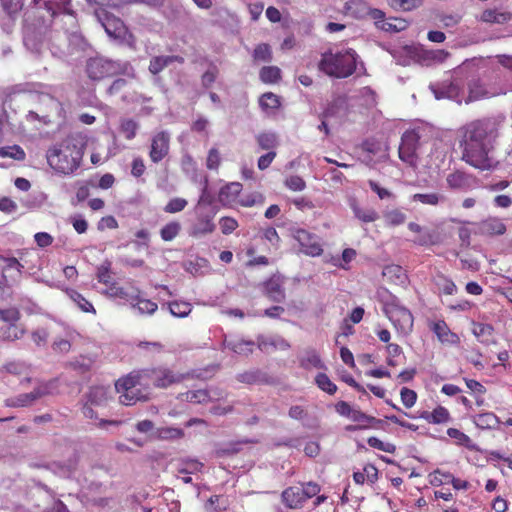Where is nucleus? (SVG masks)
Returning a JSON list of instances; mask_svg holds the SVG:
<instances>
[{"label":"nucleus","instance_id":"obj_55","mask_svg":"<svg viewBox=\"0 0 512 512\" xmlns=\"http://www.w3.org/2000/svg\"><path fill=\"white\" fill-rule=\"evenodd\" d=\"M367 443L370 447L388 452V453H394L396 450V447L392 443H385L378 439L377 437H369L367 440Z\"/></svg>","mask_w":512,"mask_h":512},{"label":"nucleus","instance_id":"obj_40","mask_svg":"<svg viewBox=\"0 0 512 512\" xmlns=\"http://www.w3.org/2000/svg\"><path fill=\"white\" fill-rule=\"evenodd\" d=\"M169 310L173 316L183 318L191 313L192 306L188 302L173 301L169 303Z\"/></svg>","mask_w":512,"mask_h":512},{"label":"nucleus","instance_id":"obj_47","mask_svg":"<svg viewBox=\"0 0 512 512\" xmlns=\"http://www.w3.org/2000/svg\"><path fill=\"white\" fill-rule=\"evenodd\" d=\"M253 58L255 61H264V62L271 61L272 60L271 47L266 43L257 45L253 52Z\"/></svg>","mask_w":512,"mask_h":512},{"label":"nucleus","instance_id":"obj_1","mask_svg":"<svg viewBox=\"0 0 512 512\" xmlns=\"http://www.w3.org/2000/svg\"><path fill=\"white\" fill-rule=\"evenodd\" d=\"M462 130V159L482 171L494 169L497 162L489 154L499 134L497 121L493 118L477 119L467 123Z\"/></svg>","mask_w":512,"mask_h":512},{"label":"nucleus","instance_id":"obj_48","mask_svg":"<svg viewBox=\"0 0 512 512\" xmlns=\"http://www.w3.org/2000/svg\"><path fill=\"white\" fill-rule=\"evenodd\" d=\"M423 4V0H391V6L394 9L402 11H412L419 8Z\"/></svg>","mask_w":512,"mask_h":512},{"label":"nucleus","instance_id":"obj_43","mask_svg":"<svg viewBox=\"0 0 512 512\" xmlns=\"http://www.w3.org/2000/svg\"><path fill=\"white\" fill-rule=\"evenodd\" d=\"M21 319V312L16 307L0 309V321L9 324H15Z\"/></svg>","mask_w":512,"mask_h":512},{"label":"nucleus","instance_id":"obj_27","mask_svg":"<svg viewBox=\"0 0 512 512\" xmlns=\"http://www.w3.org/2000/svg\"><path fill=\"white\" fill-rule=\"evenodd\" d=\"M300 366L304 369L325 368V365L323 364L320 355L314 349L305 350L304 355L300 358Z\"/></svg>","mask_w":512,"mask_h":512},{"label":"nucleus","instance_id":"obj_62","mask_svg":"<svg viewBox=\"0 0 512 512\" xmlns=\"http://www.w3.org/2000/svg\"><path fill=\"white\" fill-rule=\"evenodd\" d=\"M300 487L301 492H303L305 500H308L316 496L320 492V486L316 482H307Z\"/></svg>","mask_w":512,"mask_h":512},{"label":"nucleus","instance_id":"obj_33","mask_svg":"<svg viewBox=\"0 0 512 512\" xmlns=\"http://www.w3.org/2000/svg\"><path fill=\"white\" fill-rule=\"evenodd\" d=\"M383 276L393 283H404L406 279L405 271L399 265L391 264L384 267Z\"/></svg>","mask_w":512,"mask_h":512},{"label":"nucleus","instance_id":"obj_32","mask_svg":"<svg viewBox=\"0 0 512 512\" xmlns=\"http://www.w3.org/2000/svg\"><path fill=\"white\" fill-rule=\"evenodd\" d=\"M26 333V329L22 324L13 323L1 329V337L5 341H16L21 339Z\"/></svg>","mask_w":512,"mask_h":512},{"label":"nucleus","instance_id":"obj_2","mask_svg":"<svg viewBox=\"0 0 512 512\" xmlns=\"http://www.w3.org/2000/svg\"><path fill=\"white\" fill-rule=\"evenodd\" d=\"M359 55L352 48L343 50H328L321 54L318 69L325 75L345 79L352 76L357 69Z\"/></svg>","mask_w":512,"mask_h":512},{"label":"nucleus","instance_id":"obj_46","mask_svg":"<svg viewBox=\"0 0 512 512\" xmlns=\"http://www.w3.org/2000/svg\"><path fill=\"white\" fill-rule=\"evenodd\" d=\"M384 219L387 225L398 226L405 222L406 215L399 209H393L384 214Z\"/></svg>","mask_w":512,"mask_h":512},{"label":"nucleus","instance_id":"obj_30","mask_svg":"<svg viewBox=\"0 0 512 512\" xmlns=\"http://www.w3.org/2000/svg\"><path fill=\"white\" fill-rule=\"evenodd\" d=\"M68 297L78 306V308L84 313L96 314V310L93 304L86 299L81 293L75 289H68L66 291Z\"/></svg>","mask_w":512,"mask_h":512},{"label":"nucleus","instance_id":"obj_41","mask_svg":"<svg viewBox=\"0 0 512 512\" xmlns=\"http://www.w3.org/2000/svg\"><path fill=\"white\" fill-rule=\"evenodd\" d=\"M259 105L263 110L278 109L281 105L280 98L272 93L266 92L259 99Z\"/></svg>","mask_w":512,"mask_h":512},{"label":"nucleus","instance_id":"obj_37","mask_svg":"<svg viewBox=\"0 0 512 512\" xmlns=\"http://www.w3.org/2000/svg\"><path fill=\"white\" fill-rule=\"evenodd\" d=\"M181 228V224L178 221L168 222L160 230L161 239L166 242L172 241L179 235Z\"/></svg>","mask_w":512,"mask_h":512},{"label":"nucleus","instance_id":"obj_59","mask_svg":"<svg viewBox=\"0 0 512 512\" xmlns=\"http://www.w3.org/2000/svg\"><path fill=\"white\" fill-rule=\"evenodd\" d=\"M400 396H401V401L406 408H411L415 404L416 399H417L416 392L407 387H403L401 389Z\"/></svg>","mask_w":512,"mask_h":512},{"label":"nucleus","instance_id":"obj_14","mask_svg":"<svg viewBox=\"0 0 512 512\" xmlns=\"http://www.w3.org/2000/svg\"><path fill=\"white\" fill-rule=\"evenodd\" d=\"M139 288L132 283L127 286H120L117 282L110 285L103 291V294L110 298H119L128 303H133L137 299Z\"/></svg>","mask_w":512,"mask_h":512},{"label":"nucleus","instance_id":"obj_19","mask_svg":"<svg viewBox=\"0 0 512 512\" xmlns=\"http://www.w3.org/2000/svg\"><path fill=\"white\" fill-rule=\"evenodd\" d=\"M282 502L290 509L301 508L306 501L300 486L286 488L281 494Z\"/></svg>","mask_w":512,"mask_h":512},{"label":"nucleus","instance_id":"obj_29","mask_svg":"<svg viewBox=\"0 0 512 512\" xmlns=\"http://www.w3.org/2000/svg\"><path fill=\"white\" fill-rule=\"evenodd\" d=\"M131 307L137 309L140 314L152 315L157 309V303L153 302L150 299H146L141 297V290L137 293V299L134 300L133 303H130Z\"/></svg>","mask_w":512,"mask_h":512},{"label":"nucleus","instance_id":"obj_15","mask_svg":"<svg viewBox=\"0 0 512 512\" xmlns=\"http://www.w3.org/2000/svg\"><path fill=\"white\" fill-rule=\"evenodd\" d=\"M49 393L48 384L38 385L32 392L25 393L17 398H9L6 400V405L10 407H25L31 405L36 399Z\"/></svg>","mask_w":512,"mask_h":512},{"label":"nucleus","instance_id":"obj_38","mask_svg":"<svg viewBox=\"0 0 512 512\" xmlns=\"http://www.w3.org/2000/svg\"><path fill=\"white\" fill-rule=\"evenodd\" d=\"M256 141L262 150H272L277 147V135L272 132H263L256 136Z\"/></svg>","mask_w":512,"mask_h":512},{"label":"nucleus","instance_id":"obj_17","mask_svg":"<svg viewBox=\"0 0 512 512\" xmlns=\"http://www.w3.org/2000/svg\"><path fill=\"white\" fill-rule=\"evenodd\" d=\"M431 330L442 344L457 345L460 342L459 336L450 330L444 320L434 322Z\"/></svg>","mask_w":512,"mask_h":512},{"label":"nucleus","instance_id":"obj_3","mask_svg":"<svg viewBox=\"0 0 512 512\" xmlns=\"http://www.w3.org/2000/svg\"><path fill=\"white\" fill-rule=\"evenodd\" d=\"M83 153L71 140L65 139L51 147L46 154L49 166L63 174H71L78 169Z\"/></svg>","mask_w":512,"mask_h":512},{"label":"nucleus","instance_id":"obj_22","mask_svg":"<svg viewBox=\"0 0 512 512\" xmlns=\"http://www.w3.org/2000/svg\"><path fill=\"white\" fill-rule=\"evenodd\" d=\"M511 19L512 13L497 9H486L480 16V20L488 24H505Z\"/></svg>","mask_w":512,"mask_h":512},{"label":"nucleus","instance_id":"obj_60","mask_svg":"<svg viewBox=\"0 0 512 512\" xmlns=\"http://www.w3.org/2000/svg\"><path fill=\"white\" fill-rule=\"evenodd\" d=\"M48 337L49 333L45 328H38L31 333V339L38 347L45 345Z\"/></svg>","mask_w":512,"mask_h":512},{"label":"nucleus","instance_id":"obj_25","mask_svg":"<svg viewBox=\"0 0 512 512\" xmlns=\"http://www.w3.org/2000/svg\"><path fill=\"white\" fill-rule=\"evenodd\" d=\"M182 402H189L193 404L208 403L211 400L209 392L205 389L187 391L180 393L177 397Z\"/></svg>","mask_w":512,"mask_h":512},{"label":"nucleus","instance_id":"obj_39","mask_svg":"<svg viewBox=\"0 0 512 512\" xmlns=\"http://www.w3.org/2000/svg\"><path fill=\"white\" fill-rule=\"evenodd\" d=\"M139 125L133 119H122L119 130L126 140H132L136 137Z\"/></svg>","mask_w":512,"mask_h":512},{"label":"nucleus","instance_id":"obj_23","mask_svg":"<svg viewBox=\"0 0 512 512\" xmlns=\"http://www.w3.org/2000/svg\"><path fill=\"white\" fill-rule=\"evenodd\" d=\"M344 13L356 19L367 17L369 6L363 0H350L345 3Z\"/></svg>","mask_w":512,"mask_h":512},{"label":"nucleus","instance_id":"obj_5","mask_svg":"<svg viewBox=\"0 0 512 512\" xmlns=\"http://www.w3.org/2000/svg\"><path fill=\"white\" fill-rule=\"evenodd\" d=\"M145 386L150 389L151 386L160 389H166L173 385H178L185 380L194 377L193 372L181 373L167 365H158L139 369Z\"/></svg>","mask_w":512,"mask_h":512},{"label":"nucleus","instance_id":"obj_4","mask_svg":"<svg viewBox=\"0 0 512 512\" xmlns=\"http://www.w3.org/2000/svg\"><path fill=\"white\" fill-rule=\"evenodd\" d=\"M115 390L119 394V402L125 406H133L150 398V390L145 386L139 369L117 379Z\"/></svg>","mask_w":512,"mask_h":512},{"label":"nucleus","instance_id":"obj_50","mask_svg":"<svg viewBox=\"0 0 512 512\" xmlns=\"http://www.w3.org/2000/svg\"><path fill=\"white\" fill-rule=\"evenodd\" d=\"M254 343L250 341H236L233 343H229L228 347L235 353L241 355H248L253 352Z\"/></svg>","mask_w":512,"mask_h":512},{"label":"nucleus","instance_id":"obj_54","mask_svg":"<svg viewBox=\"0 0 512 512\" xmlns=\"http://www.w3.org/2000/svg\"><path fill=\"white\" fill-rule=\"evenodd\" d=\"M221 164V156L220 152L217 148H211L208 151L207 159H206V167L209 170H218Z\"/></svg>","mask_w":512,"mask_h":512},{"label":"nucleus","instance_id":"obj_42","mask_svg":"<svg viewBox=\"0 0 512 512\" xmlns=\"http://www.w3.org/2000/svg\"><path fill=\"white\" fill-rule=\"evenodd\" d=\"M317 386L324 392L333 395L337 391V386L330 380L325 373H319L315 377Z\"/></svg>","mask_w":512,"mask_h":512},{"label":"nucleus","instance_id":"obj_6","mask_svg":"<svg viewBox=\"0 0 512 512\" xmlns=\"http://www.w3.org/2000/svg\"><path fill=\"white\" fill-rule=\"evenodd\" d=\"M383 311L396 330L403 334H408L412 331L414 323L413 315L409 309L400 305L396 299L386 302Z\"/></svg>","mask_w":512,"mask_h":512},{"label":"nucleus","instance_id":"obj_53","mask_svg":"<svg viewBox=\"0 0 512 512\" xmlns=\"http://www.w3.org/2000/svg\"><path fill=\"white\" fill-rule=\"evenodd\" d=\"M183 435V430L179 428L166 427L158 429V437L162 440L178 439Z\"/></svg>","mask_w":512,"mask_h":512},{"label":"nucleus","instance_id":"obj_49","mask_svg":"<svg viewBox=\"0 0 512 512\" xmlns=\"http://www.w3.org/2000/svg\"><path fill=\"white\" fill-rule=\"evenodd\" d=\"M187 204H188V202L186 199L176 197V198L170 199L168 201V203L165 205V207L163 208V210L166 213L174 214V213L183 211L185 209V207L187 206Z\"/></svg>","mask_w":512,"mask_h":512},{"label":"nucleus","instance_id":"obj_24","mask_svg":"<svg viewBox=\"0 0 512 512\" xmlns=\"http://www.w3.org/2000/svg\"><path fill=\"white\" fill-rule=\"evenodd\" d=\"M107 400V391L104 387H92L87 394V402L84 406L87 410L92 412V406H101Z\"/></svg>","mask_w":512,"mask_h":512},{"label":"nucleus","instance_id":"obj_52","mask_svg":"<svg viewBox=\"0 0 512 512\" xmlns=\"http://www.w3.org/2000/svg\"><path fill=\"white\" fill-rule=\"evenodd\" d=\"M97 280L99 283L104 284L106 288H108L113 283H116V281L113 280L112 272L110 270L109 265H101L97 269Z\"/></svg>","mask_w":512,"mask_h":512},{"label":"nucleus","instance_id":"obj_13","mask_svg":"<svg viewBox=\"0 0 512 512\" xmlns=\"http://www.w3.org/2000/svg\"><path fill=\"white\" fill-rule=\"evenodd\" d=\"M71 0H44V5L50 17L56 19L59 16H66L69 25L73 28L76 25V18L70 8Z\"/></svg>","mask_w":512,"mask_h":512},{"label":"nucleus","instance_id":"obj_63","mask_svg":"<svg viewBox=\"0 0 512 512\" xmlns=\"http://www.w3.org/2000/svg\"><path fill=\"white\" fill-rule=\"evenodd\" d=\"M3 9L8 14H14L20 11L23 7V0H0Z\"/></svg>","mask_w":512,"mask_h":512},{"label":"nucleus","instance_id":"obj_21","mask_svg":"<svg viewBox=\"0 0 512 512\" xmlns=\"http://www.w3.org/2000/svg\"><path fill=\"white\" fill-rule=\"evenodd\" d=\"M267 297L274 302H281L285 299V292L279 277H271L264 283Z\"/></svg>","mask_w":512,"mask_h":512},{"label":"nucleus","instance_id":"obj_51","mask_svg":"<svg viewBox=\"0 0 512 512\" xmlns=\"http://www.w3.org/2000/svg\"><path fill=\"white\" fill-rule=\"evenodd\" d=\"M264 202L265 197L263 196V194L259 192L248 194L239 201L240 205H242L243 207L259 206L263 205Z\"/></svg>","mask_w":512,"mask_h":512},{"label":"nucleus","instance_id":"obj_61","mask_svg":"<svg viewBox=\"0 0 512 512\" xmlns=\"http://www.w3.org/2000/svg\"><path fill=\"white\" fill-rule=\"evenodd\" d=\"M146 166L141 157H135L131 163V175L135 178H140L144 175Z\"/></svg>","mask_w":512,"mask_h":512},{"label":"nucleus","instance_id":"obj_35","mask_svg":"<svg viewBox=\"0 0 512 512\" xmlns=\"http://www.w3.org/2000/svg\"><path fill=\"white\" fill-rule=\"evenodd\" d=\"M447 435L454 439L457 445L464 446L469 450L477 449V446L472 442L470 437L456 428H449L447 430Z\"/></svg>","mask_w":512,"mask_h":512},{"label":"nucleus","instance_id":"obj_56","mask_svg":"<svg viewBox=\"0 0 512 512\" xmlns=\"http://www.w3.org/2000/svg\"><path fill=\"white\" fill-rule=\"evenodd\" d=\"M285 186L292 191H302L306 188V182L298 175H291L285 180Z\"/></svg>","mask_w":512,"mask_h":512},{"label":"nucleus","instance_id":"obj_11","mask_svg":"<svg viewBox=\"0 0 512 512\" xmlns=\"http://www.w3.org/2000/svg\"><path fill=\"white\" fill-rule=\"evenodd\" d=\"M214 217L215 213H204L197 209L196 219L190 227L189 235L198 238L213 233L216 229Z\"/></svg>","mask_w":512,"mask_h":512},{"label":"nucleus","instance_id":"obj_31","mask_svg":"<svg viewBox=\"0 0 512 512\" xmlns=\"http://www.w3.org/2000/svg\"><path fill=\"white\" fill-rule=\"evenodd\" d=\"M0 260L3 262L2 275L12 271L11 278H14V280L20 278L24 266L15 257H0Z\"/></svg>","mask_w":512,"mask_h":512},{"label":"nucleus","instance_id":"obj_57","mask_svg":"<svg viewBox=\"0 0 512 512\" xmlns=\"http://www.w3.org/2000/svg\"><path fill=\"white\" fill-rule=\"evenodd\" d=\"M221 232L224 235H229L238 228V222L232 217H222L219 221Z\"/></svg>","mask_w":512,"mask_h":512},{"label":"nucleus","instance_id":"obj_20","mask_svg":"<svg viewBox=\"0 0 512 512\" xmlns=\"http://www.w3.org/2000/svg\"><path fill=\"white\" fill-rule=\"evenodd\" d=\"M447 185L452 190H467L471 187V178L462 171H454L447 175Z\"/></svg>","mask_w":512,"mask_h":512},{"label":"nucleus","instance_id":"obj_18","mask_svg":"<svg viewBox=\"0 0 512 512\" xmlns=\"http://www.w3.org/2000/svg\"><path fill=\"white\" fill-rule=\"evenodd\" d=\"M241 190L242 185L240 183H228L220 189L218 194V201L225 207H231L237 202Z\"/></svg>","mask_w":512,"mask_h":512},{"label":"nucleus","instance_id":"obj_34","mask_svg":"<svg viewBox=\"0 0 512 512\" xmlns=\"http://www.w3.org/2000/svg\"><path fill=\"white\" fill-rule=\"evenodd\" d=\"M259 77L265 84H274L281 79V70L277 66H264L259 72Z\"/></svg>","mask_w":512,"mask_h":512},{"label":"nucleus","instance_id":"obj_58","mask_svg":"<svg viewBox=\"0 0 512 512\" xmlns=\"http://www.w3.org/2000/svg\"><path fill=\"white\" fill-rule=\"evenodd\" d=\"M494 328L490 324L478 323L474 326L473 333L477 338H482V341L485 338L491 337L493 335Z\"/></svg>","mask_w":512,"mask_h":512},{"label":"nucleus","instance_id":"obj_9","mask_svg":"<svg viewBox=\"0 0 512 512\" xmlns=\"http://www.w3.org/2000/svg\"><path fill=\"white\" fill-rule=\"evenodd\" d=\"M86 72L90 79L101 80L115 75L117 73V65L113 61L95 57L87 61Z\"/></svg>","mask_w":512,"mask_h":512},{"label":"nucleus","instance_id":"obj_36","mask_svg":"<svg viewBox=\"0 0 512 512\" xmlns=\"http://www.w3.org/2000/svg\"><path fill=\"white\" fill-rule=\"evenodd\" d=\"M413 202H420L424 205L437 206L440 202L445 200V197L439 193H416L412 196Z\"/></svg>","mask_w":512,"mask_h":512},{"label":"nucleus","instance_id":"obj_64","mask_svg":"<svg viewBox=\"0 0 512 512\" xmlns=\"http://www.w3.org/2000/svg\"><path fill=\"white\" fill-rule=\"evenodd\" d=\"M441 283H439L440 290L445 295H453L457 292L456 284L449 278L441 276Z\"/></svg>","mask_w":512,"mask_h":512},{"label":"nucleus","instance_id":"obj_26","mask_svg":"<svg viewBox=\"0 0 512 512\" xmlns=\"http://www.w3.org/2000/svg\"><path fill=\"white\" fill-rule=\"evenodd\" d=\"M489 97V92L485 89L483 84L479 80H472L468 84V96L465 99V103L469 104L474 101H478Z\"/></svg>","mask_w":512,"mask_h":512},{"label":"nucleus","instance_id":"obj_12","mask_svg":"<svg viewBox=\"0 0 512 512\" xmlns=\"http://www.w3.org/2000/svg\"><path fill=\"white\" fill-rule=\"evenodd\" d=\"M96 15L109 36L121 38L125 35L126 27L120 18L110 14L103 8L98 9Z\"/></svg>","mask_w":512,"mask_h":512},{"label":"nucleus","instance_id":"obj_10","mask_svg":"<svg viewBox=\"0 0 512 512\" xmlns=\"http://www.w3.org/2000/svg\"><path fill=\"white\" fill-rule=\"evenodd\" d=\"M170 141V134L167 131H159L152 136L149 147V158L152 163L157 164L169 155Z\"/></svg>","mask_w":512,"mask_h":512},{"label":"nucleus","instance_id":"obj_16","mask_svg":"<svg viewBox=\"0 0 512 512\" xmlns=\"http://www.w3.org/2000/svg\"><path fill=\"white\" fill-rule=\"evenodd\" d=\"M479 231L483 235L501 236L507 231L504 222L495 216H489L477 223Z\"/></svg>","mask_w":512,"mask_h":512},{"label":"nucleus","instance_id":"obj_44","mask_svg":"<svg viewBox=\"0 0 512 512\" xmlns=\"http://www.w3.org/2000/svg\"><path fill=\"white\" fill-rule=\"evenodd\" d=\"M354 215L357 219L364 223L374 222L379 218L378 213L374 209H362L360 207H353Z\"/></svg>","mask_w":512,"mask_h":512},{"label":"nucleus","instance_id":"obj_28","mask_svg":"<svg viewBox=\"0 0 512 512\" xmlns=\"http://www.w3.org/2000/svg\"><path fill=\"white\" fill-rule=\"evenodd\" d=\"M175 61L182 62L183 59L179 56H155L150 60L149 71L153 75H157L169 64Z\"/></svg>","mask_w":512,"mask_h":512},{"label":"nucleus","instance_id":"obj_7","mask_svg":"<svg viewBox=\"0 0 512 512\" xmlns=\"http://www.w3.org/2000/svg\"><path fill=\"white\" fill-rule=\"evenodd\" d=\"M293 238L298 242L300 251L307 256L318 257L323 253V247L318 235L302 228L292 230Z\"/></svg>","mask_w":512,"mask_h":512},{"label":"nucleus","instance_id":"obj_8","mask_svg":"<svg viewBox=\"0 0 512 512\" xmlns=\"http://www.w3.org/2000/svg\"><path fill=\"white\" fill-rule=\"evenodd\" d=\"M419 140L420 135L416 130H407L401 137L398 150L399 158L410 166H415L417 163Z\"/></svg>","mask_w":512,"mask_h":512},{"label":"nucleus","instance_id":"obj_45","mask_svg":"<svg viewBox=\"0 0 512 512\" xmlns=\"http://www.w3.org/2000/svg\"><path fill=\"white\" fill-rule=\"evenodd\" d=\"M0 157H9L21 161L25 159V152L18 145L0 147Z\"/></svg>","mask_w":512,"mask_h":512}]
</instances>
